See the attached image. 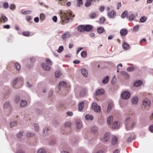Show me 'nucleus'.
<instances>
[{
  "mask_svg": "<svg viewBox=\"0 0 153 153\" xmlns=\"http://www.w3.org/2000/svg\"><path fill=\"white\" fill-rule=\"evenodd\" d=\"M59 15L62 23H68L69 21V17L72 16V13L70 10L60 11Z\"/></svg>",
  "mask_w": 153,
  "mask_h": 153,
  "instance_id": "nucleus-1",
  "label": "nucleus"
},
{
  "mask_svg": "<svg viewBox=\"0 0 153 153\" xmlns=\"http://www.w3.org/2000/svg\"><path fill=\"white\" fill-rule=\"evenodd\" d=\"M77 31L80 32L82 33L84 32V25H79L77 27Z\"/></svg>",
  "mask_w": 153,
  "mask_h": 153,
  "instance_id": "nucleus-10",
  "label": "nucleus"
},
{
  "mask_svg": "<svg viewBox=\"0 0 153 153\" xmlns=\"http://www.w3.org/2000/svg\"><path fill=\"white\" fill-rule=\"evenodd\" d=\"M99 9L100 12H102L105 10V7L103 6H101L99 7Z\"/></svg>",
  "mask_w": 153,
  "mask_h": 153,
  "instance_id": "nucleus-60",
  "label": "nucleus"
},
{
  "mask_svg": "<svg viewBox=\"0 0 153 153\" xmlns=\"http://www.w3.org/2000/svg\"><path fill=\"white\" fill-rule=\"evenodd\" d=\"M105 18L104 17H102L100 18L99 22L100 24H102L104 23V22H105Z\"/></svg>",
  "mask_w": 153,
  "mask_h": 153,
  "instance_id": "nucleus-37",
  "label": "nucleus"
},
{
  "mask_svg": "<svg viewBox=\"0 0 153 153\" xmlns=\"http://www.w3.org/2000/svg\"><path fill=\"white\" fill-rule=\"evenodd\" d=\"M27 105V102L25 100H22L20 103V106L21 107H24Z\"/></svg>",
  "mask_w": 153,
  "mask_h": 153,
  "instance_id": "nucleus-30",
  "label": "nucleus"
},
{
  "mask_svg": "<svg viewBox=\"0 0 153 153\" xmlns=\"http://www.w3.org/2000/svg\"><path fill=\"white\" fill-rule=\"evenodd\" d=\"M8 7V4L7 2H5L3 4V7L4 9H6Z\"/></svg>",
  "mask_w": 153,
  "mask_h": 153,
  "instance_id": "nucleus-59",
  "label": "nucleus"
},
{
  "mask_svg": "<svg viewBox=\"0 0 153 153\" xmlns=\"http://www.w3.org/2000/svg\"><path fill=\"white\" fill-rule=\"evenodd\" d=\"M84 102H81L79 104L78 108L79 110L80 111H81L84 108Z\"/></svg>",
  "mask_w": 153,
  "mask_h": 153,
  "instance_id": "nucleus-25",
  "label": "nucleus"
},
{
  "mask_svg": "<svg viewBox=\"0 0 153 153\" xmlns=\"http://www.w3.org/2000/svg\"><path fill=\"white\" fill-rule=\"evenodd\" d=\"M20 98L19 96H16L15 97V101L16 103H18L20 100Z\"/></svg>",
  "mask_w": 153,
  "mask_h": 153,
  "instance_id": "nucleus-57",
  "label": "nucleus"
},
{
  "mask_svg": "<svg viewBox=\"0 0 153 153\" xmlns=\"http://www.w3.org/2000/svg\"><path fill=\"white\" fill-rule=\"evenodd\" d=\"M139 25H135L133 27V30L134 31L137 32L139 29Z\"/></svg>",
  "mask_w": 153,
  "mask_h": 153,
  "instance_id": "nucleus-45",
  "label": "nucleus"
},
{
  "mask_svg": "<svg viewBox=\"0 0 153 153\" xmlns=\"http://www.w3.org/2000/svg\"><path fill=\"white\" fill-rule=\"evenodd\" d=\"M55 75L56 78H58L61 75V73L60 71L58 70L55 72Z\"/></svg>",
  "mask_w": 153,
  "mask_h": 153,
  "instance_id": "nucleus-41",
  "label": "nucleus"
},
{
  "mask_svg": "<svg viewBox=\"0 0 153 153\" xmlns=\"http://www.w3.org/2000/svg\"><path fill=\"white\" fill-rule=\"evenodd\" d=\"M45 61L47 64H48L49 65H51L52 64V62L49 59L47 58L45 59Z\"/></svg>",
  "mask_w": 153,
  "mask_h": 153,
  "instance_id": "nucleus-56",
  "label": "nucleus"
},
{
  "mask_svg": "<svg viewBox=\"0 0 153 153\" xmlns=\"http://www.w3.org/2000/svg\"><path fill=\"white\" fill-rule=\"evenodd\" d=\"M127 11L126 10L124 11L122 13L121 17L122 19H124L126 17L127 15Z\"/></svg>",
  "mask_w": 153,
  "mask_h": 153,
  "instance_id": "nucleus-31",
  "label": "nucleus"
},
{
  "mask_svg": "<svg viewBox=\"0 0 153 153\" xmlns=\"http://www.w3.org/2000/svg\"><path fill=\"white\" fill-rule=\"evenodd\" d=\"M10 9L13 10L16 8V5L13 4H11L9 6Z\"/></svg>",
  "mask_w": 153,
  "mask_h": 153,
  "instance_id": "nucleus-47",
  "label": "nucleus"
},
{
  "mask_svg": "<svg viewBox=\"0 0 153 153\" xmlns=\"http://www.w3.org/2000/svg\"><path fill=\"white\" fill-rule=\"evenodd\" d=\"M113 120V117L112 116H110L107 119V123L108 125H111Z\"/></svg>",
  "mask_w": 153,
  "mask_h": 153,
  "instance_id": "nucleus-22",
  "label": "nucleus"
},
{
  "mask_svg": "<svg viewBox=\"0 0 153 153\" xmlns=\"http://www.w3.org/2000/svg\"><path fill=\"white\" fill-rule=\"evenodd\" d=\"M35 135V134L34 133L29 132L27 134L26 136L28 137H32L34 136Z\"/></svg>",
  "mask_w": 153,
  "mask_h": 153,
  "instance_id": "nucleus-46",
  "label": "nucleus"
},
{
  "mask_svg": "<svg viewBox=\"0 0 153 153\" xmlns=\"http://www.w3.org/2000/svg\"><path fill=\"white\" fill-rule=\"evenodd\" d=\"M138 97H134L131 99V102L133 104H137L138 101Z\"/></svg>",
  "mask_w": 153,
  "mask_h": 153,
  "instance_id": "nucleus-21",
  "label": "nucleus"
},
{
  "mask_svg": "<svg viewBox=\"0 0 153 153\" xmlns=\"http://www.w3.org/2000/svg\"><path fill=\"white\" fill-rule=\"evenodd\" d=\"M83 47L78 48H76V53L77 54L79 52L82 50H83Z\"/></svg>",
  "mask_w": 153,
  "mask_h": 153,
  "instance_id": "nucleus-58",
  "label": "nucleus"
},
{
  "mask_svg": "<svg viewBox=\"0 0 153 153\" xmlns=\"http://www.w3.org/2000/svg\"><path fill=\"white\" fill-rule=\"evenodd\" d=\"M80 61L78 59H76L73 61V63L75 64H78L80 63Z\"/></svg>",
  "mask_w": 153,
  "mask_h": 153,
  "instance_id": "nucleus-62",
  "label": "nucleus"
},
{
  "mask_svg": "<svg viewBox=\"0 0 153 153\" xmlns=\"http://www.w3.org/2000/svg\"><path fill=\"white\" fill-rule=\"evenodd\" d=\"M83 2L82 0H78L77 1V6L78 7H80L82 5Z\"/></svg>",
  "mask_w": 153,
  "mask_h": 153,
  "instance_id": "nucleus-48",
  "label": "nucleus"
},
{
  "mask_svg": "<svg viewBox=\"0 0 153 153\" xmlns=\"http://www.w3.org/2000/svg\"><path fill=\"white\" fill-rule=\"evenodd\" d=\"M92 108L95 112H99L101 111L100 107L99 106H98L96 103H92Z\"/></svg>",
  "mask_w": 153,
  "mask_h": 153,
  "instance_id": "nucleus-5",
  "label": "nucleus"
},
{
  "mask_svg": "<svg viewBox=\"0 0 153 153\" xmlns=\"http://www.w3.org/2000/svg\"><path fill=\"white\" fill-rule=\"evenodd\" d=\"M134 69V68L133 67H128L127 68V70L128 72H131L133 71Z\"/></svg>",
  "mask_w": 153,
  "mask_h": 153,
  "instance_id": "nucleus-52",
  "label": "nucleus"
},
{
  "mask_svg": "<svg viewBox=\"0 0 153 153\" xmlns=\"http://www.w3.org/2000/svg\"><path fill=\"white\" fill-rule=\"evenodd\" d=\"M66 83L64 81L60 82L59 83V90H60L62 87L65 88L66 87Z\"/></svg>",
  "mask_w": 153,
  "mask_h": 153,
  "instance_id": "nucleus-14",
  "label": "nucleus"
},
{
  "mask_svg": "<svg viewBox=\"0 0 153 153\" xmlns=\"http://www.w3.org/2000/svg\"><path fill=\"white\" fill-rule=\"evenodd\" d=\"M122 98L124 100H127L129 98L130 96V94L128 91H124L121 94Z\"/></svg>",
  "mask_w": 153,
  "mask_h": 153,
  "instance_id": "nucleus-3",
  "label": "nucleus"
},
{
  "mask_svg": "<svg viewBox=\"0 0 153 153\" xmlns=\"http://www.w3.org/2000/svg\"><path fill=\"white\" fill-rule=\"evenodd\" d=\"M48 128H45L44 129L43 132L44 135L45 136L48 133Z\"/></svg>",
  "mask_w": 153,
  "mask_h": 153,
  "instance_id": "nucleus-40",
  "label": "nucleus"
},
{
  "mask_svg": "<svg viewBox=\"0 0 153 153\" xmlns=\"http://www.w3.org/2000/svg\"><path fill=\"white\" fill-rule=\"evenodd\" d=\"M122 46L123 48L125 50H127L130 48L129 45L126 42L123 43Z\"/></svg>",
  "mask_w": 153,
  "mask_h": 153,
  "instance_id": "nucleus-23",
  "label": "nucleus"
},
{
  "mask_svg": "<svg viewBox=\"0 0 153 153\" xmlns=\"http://www.w3.org/2000/svg\"><path fill=\"white\" fill-rule=\"evenodd\" d=\"M71 123L69 122H68L65 123V125L66 127H70Z\"/></svg>",
  "mask_w": 153,
  "mask_h": 153,
  "instance_id": "nucleus-61",
  "label": "nucleus"
},
{
  "mask_svg": "<svg viewBox=\"0 0 153 153\" xmlns=\"http://www.w3.org/2000/svg\"><path fill=\"white\" fill-rule=\"evenodd\" d=\"M81 56L82 58H86L87 56V53L86 51H84L81 52Z\"/></svg>",
  "mask_w": 153,
  "mask_h": 153,
  "instance_id": "nucleus-29",
  "label": "nucleus"
},
{
  "mask_svg": "<svg viewBox=\"0 0 153 153\" xmlns=\"http://www.w3.org/2000/svg\"><path fill=\"white\" fill-rule=\"evenodd\" d=\"M23 35L25 36H28L30 35V32L27 31H24L22 33Z\"/></svg>",
  "mask_w": 153,
  "mask_h": 153,
  "instance_id": "nucleus-44",
  "label": "nucleus"
},
{
  "mask_svg": "<svg viewBox=\"0 0 153 153\" xmlns=\"http://www.w3.org/2000/svg\"><path fill=\"white\" fill-rule=\"evenodd\" d=\"M15 68L18 71L20 70V65L18 62H16L15 64Z\"/></svg>",
  "mask_w": 153,
  "mask_h": 153,
  "instance_id": "nucleus-39",
  "label": "nucleus"
},
{
  "mask_svg": "<svg viewBox=\"0 0 153 153\" xmlns=\"http://www.w3.org/2000/svg\"><path fill=\"white\" fill-rule=\"evenodd\" d=\"M149 129L150 132L153 133V124L150 126Z\"/></svg>",
  "mask_w": 153,
  "mask_h": 153,
  "instance_id": "nucleus-64",
  "label": "nucleus"
},
{
  "mask_svg": "<svg viewBox=\"0 0 153 153\" xmlns=\"http://www.w3.org/2000/svg\"><path fill=\"white\" fill-rule=\"evenodd\" d=\"M71 34L68 31L65 32L62 35L61 38L62 39L65 40L70 38L71 36Z\"/></svg>",
  "mask_w": 153,
  "mask_h": 153,
  "instance_id": "nucleus-4",
  "label": "nucleus"
},
{
  "mask_svg": "<svg viewBox=\"0 0 153 153\" xmlns=\"http://www.w3.org/2000/svg\"><path fill=\"white\" fill-rule=\"evenodd\" d=\"M63 47L62 46H60L59 47L57 51L58 53H60L63 51Z\"/></svg>",
  "mask_w": 153,
  "mask_h": 153,
  "instance_id": "nucleus-38",
  "label": "nucleus"
},
{
  "mask_svg": "<svg viewBox=\"0 0 153 153\" xmlns=\"http://www.w3.org/2000/svg\"><path fill=\"white\" fill-rule=\"evenodd\" d=\"M143 83L142 80H138L134 82V86L135 87H138L140 86Z\"/></svg>",
  "mask_w": 153,
  "mask_h": 153,
  "instance_id": "nucleus-13",
  "label": "nucleus"
},
{
  "mask_svg": "<svg viewBox=\"0 0 153 153\" xmlns=\"http://www.w3.org/2000/svg\"><path fill=\"white\" fill-rule=\"evenodd\" d=\"M34 125L36 131H38L39 130V125L36 123H35Z\"/></svg>",
  "mask_w": 153,
  "mask_h": 153,
  "instance_id": "nucleus-53",
  "label": "nucleus"
},
{
  "mask_svg": "<svg viewBox=\"0 0 153 153\" xmlns=\"http://www.w3.org/2000/svg\"><path fill=\"white\" fill-rule=\"evenodd\" d=\"M117 142V137L115 136L113 137L111 141V144L113 145H115Z\"/></svg>",
  "mask_w": 153,
  "mask_h": 153,
  "instance_id": "nucleus-17",
  "label": "nucleus"
},
{
  "mask_svg": "<svg viewBox=\"0 0 153 153\" xmlns=\"http://www.w3.org/2000/svg\"><path fill=\"white\" fill-rule=\"evenodd\" d=\"M81 72L82 75L85 77H87L88 75L87 71L85 68H83L81 69Z\"/></svg>",
  "mask_w": 153,
  "mask_h": 153,
  "instance_id": "nucleus-18",
  "label": "nucleus"
},
{
  "mask_svg": "<svg viewBox=\"0 0 153 153\" xmlns=\"http://www.w3.org/2000/svg\"><path fill=\"white\" fill-rule=\"evenodd\" d=\"M96 16V13L94 12H92L89 15V17L91 19H94Z\"/></svg>",
  "mask_w": 153,
  "mask_h": 153,
  "instance_id": "nucleus-35",
  "label": "nucleus"
},
{
  "mask_svg": "<svg viewBox=\"0 0 153 153\" xmlns=\"http://www.w3.org/2000/svg\"><path fill=\"white\" fill-rule=\"evenodd\" d=\"M10 106V104L8 101H7L5 102L4 105V108H7Z\"/></svg>",
  "mask_w": 153,
  "mask_h": 153,
  "instance_id": "nucleus-43",
  "label": "nucleus"
},
{
  "mask_svg": "<svg viewBox=\"0 0 153 153\" xmlns=\"http://www.w3.org/2000/svg\"><path fill=\"white\" fill-rule=\"evenodd\" d=\"M41 66L44 70L47 71H49L51 69V67L49 65L46 63H42L41 64Z\"/></svg>",
  "mask_w": 153,
  "mask_h": 153,
  "instance_id": "nucleus-6",
  "label": "nucleus"
},
{
  "mask_svg": "<svg viewBox=\"0 0 153 153\" xmlns=\"http://www.w3.org/2000/svg\"><path fill=\"white\" fill-rule=\"evenodd\" d=\"M147 17L145 16H143L140 18V21L141 23H143L147 20Z\"/></svg>",
  "mask_w": 153,
  "mask_h": 153,
  "instance_id": "nucleus-33",
  "label": "nucleus"
},
{
  "mask_svg": "<svg viewBox=\"0 0 153 153\" xmlns=\"http://www.w3.org/2000/svg\"><path fill=\"white\" fill-rule=\"evenodd\" d=\"M114 106V103L112 102H110L108 105L107 112L109 113L111 109Z\"/></svg>",
  "mask_w": 153,
  "mask_h": 153,
  "instance_id": "nucleus-15",
  "label": "nucleus"
},
{
  "mask_svg": "<svg viewBox=\"0 0 153 153\" xmlns=\"http://www.w3.org/2000/svg\"><path fill=\"white\" fill-rule=\"evenodd\" d=\"M84 31L89 32L93 28L92 26L89 25H84Z\"/></svg>",
  "mask_w": 153,
  "mask_h": 153,
  "instance_id": "nucleus-7",
  "label": "nucleus"
},
{
  "mask_svg": "<svg viewBox=\"0 0 153 153\" xmlns=\"http://www.w3.org/2000/svg\"><path fill=\"white\" fill-rule=\"evenodd\" d=\"M37 153H46V152L44 149H40L38 151Z\"/></svg>",
  "mask_w": 153,
  "mask_h": 153,
  "instance_id": "nucleus-51",
  "label": "nucleus"
},
{
  "mask_svg": "<svg viewBox=\"0 0 153 153\" xmlns=\"http://www.w3.org/2000/svg\"><path fill=\"white\" fill-rule=\"evenodd\" d=\"M135 18V16L134 14H131L130 16H128L127 18L128 19L129 21H132Z\"/></svg>",
  "mask_w": 153,
  "mask_h": 153,
  "instance_id": "nucleus-32",
  "label": "nucleus"
},
{
  "mask_svg": "<svg viewBox=\"0 0 153 153\" xmlns=\"http://www.w3.org/2000/svg\"><path fill=\"white\" fill-rule=\"evenodd\" d=\"M115 76L113 77L111 80V83L112 84H114L116 83L115 80Z\"/></svg>",
  "mask_w": 153,
  "mask_h": 153,
  "instance_id": "nucleus-63",
  "label": "nucleus"
},
{
  "mask_svg": "<svg viewBox=\"0 0 153 153\" xmlns=\"http://www.w3.org/2000/svg\"><path fill=\"white\" fill-rule=\"evenodd\" d=\"M23 133V131H19V133L16 135L17 137H18L21 138L22 137L23 134L22 133Z\"/></svg>",
  "mask_w": 153,
  "mask_h": 153,
  "instance_id": "nucleus-50",
  "label": "nucleus"
},
{
  "mask_svg": "<svg viewBox=\"0 0 153 153\" xmlns=\"http://www.w3.org/2000/svg\"><path fill=\"white\" fill-rule=\"evenodd\" d=\"M126 130H129L132 129L133 127L135 124L134 122H132L131 119L129 117H127L124 122Z\"/></svg>",
  "mask_w": 153,
  "mask_h": 153,
  "instance_id": "nucleus-2",
  "label": "nucleus"
},
{
  "mask_svg": "<svg viewBox=\"0 0 153 153\" xmlns=\"http://www.w3.org/2000/svg\"><path fill=\"white\" fill-rule=\"evenodd\" d=\"M119 126L118 122L116 121L113 123L112 127L113 128H119Z\"/></svg>",
  "mask_w": 153,
  "mask_h": 153,
  "instance_id": "nucleus-26",
  "label": "nucleus"
},
{
  "mask_svg": "<svg viewBox=\"0 0 153 153\" xmlns=\"http://www.w3.org/2000/svg\"><path fill=\"white\" fill-rule=\"evenodd\" d=\"M105 93L104 90L103 89H98L95 93V95L97 96L99 95H101L104 94Z\"/></svg>",
  "mask_w": 153,
  "mask_h": 153,
  "instance_id": "nucleus-12",
  "label": "nucleus"
},
{
  "mask_svg": "<svg viewBox=\"0 0 153 153\" xmlns=\"http://www.w3.org/2000/svg\"><path fill=\"white\" fill-rule=\"evenodd\" d=\"M127 30L125 29H121L120 31V34L122 36H125L127 34Z\"/></svg>",
  "mask_w": 153,
  "mask_h": 153,
  "instance_id": "nucleus-19",
  "label": "nucleus"
},
{
  "mask_svg": "<svg viewBox=\"0 0 153 153\" xmlns=\"http://www.w3.org/2000/svg\"><path fill=\"white\" fill-rule=\"evenodd\" d=\"M109 76H107L105 77L102 80V83L104 84H107L109 81Z\"/></svg>",
  "mask_w": 153,
  "mask_h": 153,
  "instance_id": "nucleus-27",
  "label": "nucleus"
},
{
  "mask_svg": "<svg viewBox=\"0 0 153 153\" xmlns=\"http://www.w3.org/2000/svg\"><path fill=\"white\" fill-rule=\"evenodd\" d=\"M18 78H16L14 79V80L13 81L12 84V85L13 86H14L16 85V83L18 82Z\"/></svg>",
  "mask_w": 153,
  "mask_h": 153,
  "instance_id": "nucleus-49",
  "label": "nucleus"
},
{
  "mask_svg": "<svg viewBox=\"0 0 153 153\" xmlns=\"http://www.w3.org/2000/svg\"><path fill=\"white\" fill-rule=\"evenodd\" d=\"M85 119L86 120H93L94 117L92 115H89V114L86 115L85 117Z\"/></svg>",
  "mask_w": 153,
  "mask_h": 153,
  "instance_id": "nucleus-24",
  "label": "nucleus"
},
{
  "mask_svg": "<svg viewBox=\"0 0 153 153\" xmlns=\"http://www.w3.org/2000/svg\"><path fill=\"white\" fill-rule=\"evenodd\" d=\"M143 105L146 107H149L150 105L151 102L148 98L146 99L143 101Z\"/></svg>",
  "mask_w": 153,
  "mask_h": 153,
  "instance_id": "nucleus-11",
  "label": "nucleus"
},
{
  "mask_svg": "<svg viewBox=\"0 0 153 153\" xmlns=\"http://www.w3.org/2000/svg\"><path fill=\"white\" fill-rule=\"evenodd\" d=\"M1 16L2 19L4 22H6L8 21V19L7 18L4 14H2Z\"/></svg>",
  "mask_w": 153,
  "mask_h": 153,
  "instance_id": "nucleus-34",
  "label": "nucleus"
},
{
  "mask_svg": "<svg viewBox=\"0 0 153 153\" xmlns=\"http://www.w3.org/2000/svg\"><path fill=\"white\" fill-rule=\"evenodd\" d=\"M75 125L77 129H80L82 127V123L81 121L79 120H76L75 121Z\"/></svg>",
  "mask_w": 153,
  "mask_h": 153,
  "instance_id": "nucleus-8",
  "label": "nucleus"
},
{
  "mask_svg": "<svg viewBox=\"0 0 153 153\" xmlns=\"http://www.w3.org/2000/svg\"><path fill=\"white\" fill-rule=\"evenodd\" d=\"M86 94V90L85 89L81 90L79 94V97H83Z\"/></svg>",
  "mask_w": 153,
  "mask_h": 153,
  "instance_id": "nucleus-16",
  "label": "nucleus"
},
{
  "mask_svg": "<svg viewBox=\"0 0 153 153\" xmlns=\"http://www.w3.org/2000/svg\"><path fill=\"white\" fill-rule=\"evenodd\" d=\"M116 15L115 12L113 10H112L111 12H109L108 14V15L110 18H114Z\"/></svg>",
  "mask_w": 153,
  "mask_h": 153,
  "instance_id": "nucleus-9",
  "label": "nucleus"
},
{
  "mask_svg": "<svg viewBox=\"0 0 153 153\" xmlns=\"http://www.w3.org/2000/svg\"><path fill=\"white\" fill-rule=\"evenodd\" d=\"M104 30L103 27H100L97 28V31L99 33L101 34L103 32Z\"/></svg>",
  "mask_w": 153,
  "mask_h": 153,
  "instance_id": "nucleus-28",
  "label": "nucleus"
},
{
  "mask_svg": "<svg viewBox=\"0 0 153 153\" xmlns=\"http://www.w3.org/2000/svg\"><path fill=\"white\" fill-rule=\"evenodd\" d=\"M31 11L26 10L22 12V13L23 15H26L28 14H30Z\"/></svg>",
  "mask_w": 153,
  "mask_h": 153,
  "instance_id": "nucleus-55",
  "label": "nucleus"
},
{
  "mask_svg": "<svg viewBox=\"0 0 153 153\" xmlns=\"http://www.w3.org/2000/svg\"><path fill=\"white\" fill-rule=\"evenodd\" d=\"M97 130L98 128L97 127L95 126H94L91 128V131L94 133H96L97 131Z\"/></svg>",
  "mask_w": 153,
  "mask_h": 153,
  "instance_id": "nucleus-36",
  "label": "nucleus"
},
{
  "mask_svg": "<svg viewBox=\"0 0 153 153\" xmlns=\"http://www.w3.org/2000/svg\"><path fill=\"white\" fill-rule=\"evenodd\" d=\"M45 19V15L43 13H41L40 15V19L42 21Z\"/></svg>",
  "mask_w": 153,
  "mask_h": 153,
  "instance_id": "nucleus-42",
  "label": "nucleus"
},
{
  "mask_svg": "<svg viewBox=\"0 0 153 153\" xmlns=\"http://www.w3.org/2000/svg\"><path fill=\"white\" fill-rule=\"evenodd\" d=\"M121 74L122 75H125L126 76L127 78H129V76L128 74V73L125 71H123L121 72Z\"/></svg>",
  "mask_w": 153,
  "mask_h": 153,
  "instance_id": "nucleus-54",
  "label": "nucleus"
},
{
  "mask_svg": "<svg viewBox=\"0 0 153 153\" xmlns=\"http://www.w3.org/2000/svg\"><path fill=\"white\" fill-rule=\"evenodd\" d=\"M109 137L110 135L109 133L108 132H106L103 138V140L106 142L107 141L109 138Z\"/></svg>",
  "mask_w": 153,
  "mask_h": 153,
  "instance_id": "nucleus-20",
  "label": "nucleus"
}]
</instances>
